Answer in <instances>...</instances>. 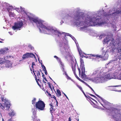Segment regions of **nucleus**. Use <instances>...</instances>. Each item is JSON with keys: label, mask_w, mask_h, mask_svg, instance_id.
I'll return each mask as SVG.
<instances>
[{"label": "nucleus", "mask_w": 121, "mask_h": 121, "mask_svg": "<svg viewBox=\"0 0 121 121\" xmlns=\"http://www.w3.org/2000/svg\"><path fill=\"white\" fill-rule=\"evenodd\" d=\"M14 9L18 12H20L22 14V16L24 17H26L32 23H35L38 27L41 28L42 30L39 28L40 32L47 34H52L59 37L60 39L59 45L60 51L62 55L66 57V33L60 32L56 29L47 25L43 21L34 15L26 12L24 8L21 6L20 8H16Z\"/></svg>", "instance_id": "obj_1"}, {"label": "nucleus", "mask_w": 121, "mask_h": 121, "mask_svg": "<svg viewBox=\"0 0 121 121\" xmlns=\"http://www.w3.org/2000/svg\"><path fill=\"white\" fill-rule=\"evenodd\" d=\"M104 11L103 10V12L102 13L100 12L99 13L96 15L95 16L98 18V23L94 25H89L86 27V29L85 30H81L80 27V30L88 33L92 36H96V35L95 32L92 30L88 29L87 27L89 26L102 25L106 23V19H110L111 20L112 22L111 23L112 27L114 31L117 30L116 29V26L115 22L117 20L119 15L121 14V0H118L117 2L114 5L113 8L110 9L107 13H104Z\"/></svg>", "instance_id": "obj_2"}, {"label": "nucleus", "mask_w": 121, "mask_h": 121, "mask_svg": "<svg viewBox=\"0 0 121 121\" xmlns=\"http://www.w3.org/2000/svg\"><path fill=\"white\" fill-rule=\"evenodd\" d=\"M102 9L95 12L85 15L81 12V9L79 8H76L75 10L76 13L74 14L71 17L73 19L74 25L77 27L82 26L80 27L82 30H85L86 28V27L89 25H94L98 23V18L95 17L96 15L102 13L103 12Z\"/></svg>", "instance_id": "obj_3"}, {"label": "nucleus", "mask_w": 121, "mask_h": 121, "mask_svg": "<svg viewBox=\"0 0 121 121\" xmlns=\"http://www.w3.org/2000/svg\"><path fill=\"white\" fill-rule=\"evenodd\" d=\"M113 35L112 34H110V35H108L106 38L104 39L103 42L104 44H107V46L109 47L110 48L107 50H103L105 48H102L101 50H103L102 54L101 55H94L92 54L90 55L95 57V59H98V57L103 58L104 60L108 59V55L107 53H111L112 54L114 52H117L121 50V38L119 36L117 37V39L115 40L113 38Z\"/></svg>", "instance_id": "obj_4"}, {"label": "nucleus", "mask_w": 121, "mask_h": 121, "mask_svg": "<svg viewBox=\"0 0 121 121\" xmlns=\"http://www.w3.org/2000/svg\"><path fill=\"white\" fill-rule=\"evenodd\" d=\"M111 55H112L115 54L114 56V57L112 60H110L109 62L106 64L105 67L102 68L100 70L96 69L94 71L93 73L90 76L89 79L94 82L92 80L93 79L95 78L97 76L101 77V75L103 74H109V73H106L107 71L109 72L111 70L113 66L115 64V63H119L120 62V60H121V50L118 51L117 52H113L112 54L109 53Z\"/></svg>", "instance_id": "obj_5"}, {"label": "nucleus", "mask_w": 121, "mask_h": 121, "mask_svg": "<svg viewBox=\"0 0 121 121\" xmlns=\"http://www.w3.org/2000/svg\"><path fill=\"white\" fill-rule=\"evenodd\" d=\"M117 79L121 80V76L119 74L117 76H116L115 75V74L111 72L109 74H103L101 77L98 76L95 78L93 79L92 80L94 82L96 83H99L104 82L107 81L108 79Z\"/></svg>", "instance_id": "obj_6"}, {"label": "nucleus", "mask_w": 121, "mask_h": 121, "mask_svg": "<svg viewBox=\"0 0 121 121\" xmlns=\"http://www.w3.org/2000/svg\"><path fill=\"white\" fill-rule=\"evenodd\" d=\"M108 111L109 115L116 121H121V111L119 109L111 108Z\"/></svg>", "instance_id": "obj_7"}, {"label": "nucleus", "mask_w": 121, "mask_h": 121, "mask_svg": "<svg viewBox=\"0 0 121 121\" xmlns=\"http://www.w3.org/2000/svg\"><path fill=\"white\" fill-rule=\"evenodd\" d=\"M1 99L3 103L0 104V107L4 110H8L11 105L10 102L3 96L1 97Z\"/></svg>", "instance_id": "obj_8"}, {"label": "nucleus", "mask_w": 121, "mask_h": 121, "mask_svg": "<svg viewBox=\"0 0 121 121\" xmlns=\"http://www.w3.org/2000/svg\"><path fill=\"white\" fill-rule=\"evenodd\" d=\"M1 6L2 10L5 11L7 10L9 12V15L10 17H14L15 15V14L12 12H10V10H11L13 7L10 5L9 4L4 2V3H1Z\"/></svg>", "instance_id": "obj_9"}, {"label": "nucleus", "mask_w": 121, "mask_h": 121, "mask_svg": "<svg viewBox=\"0 0 121 121\" xmlns=\"http://www.w3.org/2000/svg\"><path fill=\"white\" fill-rule=\"evenodd\" d=\"M80 69H79L78 68L79 75L84 80L88 79L87 77L85 74V70L83 60L81 58L80 59Z\"/></svg>", "instance_id": "obj_10"}, {"label": "nucleus", "mask_w": 121, "mask_h": 121, "mask_svg": "<svg viewBox=\"0 0 121 121\" xmlns=\"http://www.w3.org/2000/svg\"><path fill=\"white\" fill-rule=\"evenodd\" d=\"M24 24L23 21L21 20L18 21L14 23V25L12 27L14 30H20L22 28Z\"/></svg>", "instance_id": "obj_11"}, {"label": "nucleus", "mask_w": 121, "mask_h": 121, "mask_svg": "<svg viewBox=\"0 0 121 121\" xmlns=\"http://www.w3.org/2000/svg\"><path fill=\"white\" fill-rule=\"evenodd\" d=\"M62 19L60 23V25H62L64 22L67 24L74 22L71 20V16L69 14H68L65 16L62 17Z\"/></svg>", "instance_id": "obj_12"}, {"label": "nucleus", "mask_w": 121, "mask_h": 121, "mask_svg": "<svg viewBox=\"0 0 121 121\" xmlns=\"http://www.w3.org/2000/svg\"><path fill=\"white\" fill-rule=\"evenodd\" d=\"M35 107L36 108H34L32 109V111L33 112V109H36L35 111L36 112L37 108L39 110L42 111L44 110L45 107V104L43 101L41 100H39L37 103L36 102Z\"/></svg>", "instance_id": "obj_13"}, {"label": "nucleus", "mask_w": 121, "mask_h": 121, "mask_svg": "<svg viewBox=\"0 0 121 121\" xmlns=\"http://www.w3.org/2000/svg\"><path fill=\"white\" fill-rule=\"evenodd\" d=\"M4 58H5V60L3 63H2L1 65V67L2 68L3 67L2 65H4V67H6L11 68L12 67V62L10 61L6 60V58H13V56H4Z\"/></svg>", "instance_id": "obj_14"}, {"label": "nucleus", "mask_w": 121, "mask_h": 121, "mask_svg": "<svg viewBox=\"0 0 121 121\" xmlns=\"http://www.w3.org/2000/svg\"><path fill=\"white\" fill-rule=\"evenodd\" d=\"M9 50L8 48H4L0 50V54H4L7 53V51ZM5 60V58H0V64L3 63Z\"/></svg>", "instance_id": "obj_15"}, {"label": "nucleus", "mask_w": 121, "mask_h": 121, "mask_svg": "<svg viewBox=\"0 0 121 121\" xmlns=\"http://www.w3.org/2000/svg\"><path fill=\"white\" fill-rule=\"evenodd\" d=\"M98 97H99L100 99L102 101L101 102L100 100H98L99 102L101 104V105L104 108H106V105L108 104V103L106 100L103 99L101 96L99 95L95 94Z\"/></svg>", "instance_id": "obj_16"}, {"label": "nucleus", "mask_w": 121, "mask_h": 121, "mask_svg": "<svg viewBox=\"0 0 121 121\" xmlns=\"http://www.w3.org/2000/svg\"><path fill=\"white\" fill-rule=\"evenodd\" d=\"M35 55L31 53H27L23 55L22 58L23 59H25L28 58L35 57Z\"/></svg>", "instance_id": "obj_17"}, {"label": "nucleus", "mask_w": 121, "mask_h": 121, "mask_svg": "<svg viewBox=\"0 0 121 121\" xmlns=\"http://www.w3.org/2000/svg\"><path fill=\"white\" fill-rule=\"evenodd\" d=\"M36 109H33V115L32 117L33 118V121H40V120L38 119L36 116V112L35 111Z\"/></svg>", "instance_id": "obj_18"}, {"label": "nucleus", "mask_w": 121, "mask_h": 121, "mask_svg": "<svg viewBox=\"0 0 121 121\" xmlns=\"http://www.w3.org/2000/svg\"><path fill=\"white\" fill-rule=\"evenodd\" d=\"M60 65H61V66L62 68V70L63 72V74L66 75L67 74V73L66 72L64 68V65L62 62H60Z\"/></svg>", "instance_id": "obj_19"}, {"label": "nucleus", "mask_w": 121, "mask_h": 121, "mask_svg": "<svg viewBox=\"0 0 121 121\" xmlns=\"http://www.w3.org/2000/svg\"><path fill=\"white\" fill-rule=\"evenodd\" d=\"M75 42L76 44L77 48L79 52V54H80V55H81L82 54V52L81 51V49H80L79 48V47L78 46V43H77V41H75Z\"/></svg>", "instance_id": "obj_20"}, {"label": "nucleus", "mask_w": 121, "mask_h": 121, "mask_svg": "<svg viewBox=\"0 0 121 121\" xmlns=\"http://www.w3.org/2000/svg\"><path fill=\"white\" fill-rule=\"evenodd\" d=\"M16 113L14 110L12 109H11V110L9 113V114L10 116L11 117L15 115Z\"/></svg>", "instance_id": "obj_21"}, {"label": "nucleus", "mask_w": 121, "mask_h": 121, "mask_svg": "<svg viewBox=\"0 0 121 121\" xmlns=\"http://www.w3.org/2000/svg\"><path fill=\"white\" fill-rule=\"evenodd\" d=\"M72 70L73 71V73H75V67L76 66H77V65H76V63L74 62H73V63H72Z\"/></svg>", "instance_id": "obj_22"}, {"label": "nucleus", "mask_w": 121, "mask_h": 121, "mask_svg": "<svg viewBox=\"0 0 121 121\" xmlns=\"http://www.w3.org/2000/svg\"><path fill=\"white\" fill-rule=\"evenodd\" d=\"M74 73V74L75 76V77H76V78L79 80L80 81H81V82H82L83 83H84V81L83 80H81L80 79L79 77H78V76H77L76 74L75 73Z\"/></svg>", "instance_id": "obj_23"}, {"label": "nucleus", "mask_w": 121, "mask_h": 121, "mask_svg": "<svg viewBox=\"0 0 121 121\" xmlns=\"http://www.w3.org/2000/svg\"><path fill=\"white\" fill-rule=\"evenodd\" d=\"M33 72L34 73V75H35V79L36 80V82H37L38 84V85L39 86H40V85L39 84V83H38V81H39V79H37V78H36V75H35V73H34V70L33 69Z\"/></svg>", "instance_id": "obj_24"}, {"label": "nucleus", "mask_w": 121, "mask_h": 121, "mask_svg": "<svg viewBox=\"0 0 121 121\" xmlns=\"http://www.w3.org/2000/svg\"><path fill=\"white\" fill-rule=\"evenodd\" d=\"M67 35L69 36L71 38L73 39L74 41H77L76 39H75V38H74V37L72 35H71L69 34H67Z\"/></svg>", "instance_id": "obj_25"}, {"label": "nucleus", "mask_w": 121, "mask_h": 121, "mask_svg": "<svg viewBox=\"0 0 121 121\" xmlns=\"http://www.w3.org/2000/svg\"><path fill=\"white\" fill-rule=\"evenodd\" d=\"M35 72H36L38 78H39L40 77V75L39 72L38 71H35Z\"/></svg>", "instance_id": "obj_26"}, {"label": "nucleus", "mask_w": 121, "mask_h": 121, "mask_svg": "<svg viewBox=\"0 0 121 121\" xmlns=\"http://www.w3.org/2000/svg\"><path fill=\"white\" fill-rule=\"evenodd\" d=\"M84 84H85L86 86H88L89 87L91 90L94 92H95L92 89V88L88 84L86 83L85 82H84V83H83Z\"/></svg>", "instance_id": "obj_27"}, {"label": "nucleus", "mask_w": 121, "mask_h": 121, "mask_svg": "<svg viewBox=\"0 0 121 121\" xmlns=\"http://www.w3.org/2000/svg\"><path fill=\"white\" fill-rule=\"evenodd\" d=\"M57 93L58 94V96H60L61 95V93L59 90H57Z\"/></svg>", "instance_id": "obj_28"}, {"label": "nucleus", "mask_w": 121, "mask_h": 121, "mask_svg": "<svg viewBox=\"0 0 121 121\" xmlns=\"http://www.w3.org/2000/svg\"><path fill=\"white\" fill-rule=\"evenodd\" d=\"M108 86V87L109 88V89L110 90L116 91L117 90H116L115 89H113L112 88H111V87H114V86ZM114 87H115L114 86Z\"/></svg>", "instance_id": "obj_29"}, {"label": "nucleus", "mask_w": 121, "mask_h": 121, "mask_svg": "<svg viewBox=\"0 0 121 121\" xmlns=\"http://www.w3.org/2000/svg\"><path fill=\"white\" fill-rule=\"evenodd\" d=\"M36 98H34V99L32 100V104H35V101L36 100Z\"/></svg>", "instance_id": "obj_30"}, {"label": "nucleus", "mask_w": 121, "mask_h": 121, "mask_svg": "<svg viewBox=\"0 0 121 121\" xmlns=\"http://www.w3.org/2000/svg\"><path fill=\"white\" fill-rule=\"evenodd\" d=\"M28 47L29 48H30L31 50H33L34 49V48L31 45H29Z\"/></svg>", "instance_id": "obj_31"}, {"label": "nucleus", "mask_w": 121, "mask_h": 121, "mask_svg": "<svg viewBox=\"0 0 121 121\" xmlns=\"http://www.w3.org/2000/svg\"><path fill=\"white\" fill-rule=\"evenodd\" d=\"M41 65L42 67L43 68V69H44V70L46 69V68L45 66L43 65L42 64V63H41Z\"/></svg>", "instance_id": "obj_32"}, {"label": "nucleus", "mask_w": 121, "mask_h": 121, "mask_svg": "<svg viewBox=\"0 0 121 121\" xmlns=\"http://www.w3.org/2000/svg\"><path fill=\"white\" fill-rule=\"evenodd\" d=\"M76 85L80 89V90L81 91H82V87L80 86H79V85L76 84Z\"/></svg>", "instance_id": "obj_33"}, {"label": "nucleus", "mask_w": 121, "mask_h": 121, "mask_svg": "<svg viewBox=\"0 0 121 121\" xmlns=\"http://www.w3.org/2000/svg\"><path fill=\"white\" fill-rule=\"evenodd\" d=\"M54 57L56 58L58 61H60V59L58 57H57L56 56H54Z\"/></svg>", "instance_id": "obj_34"}, {"label": "nucleus", "mask_w": 121, "mask_h": 121, "mask_svg": "<svg viewBox=\"0 0 121 121\" xmlns=\"http://www.w3.org/2000/svg\"><path fill=\"white\" fill-rule=\"evenodd\" d=\"M104 37V35H101L99 36V39H101L102 37Z\"/></svg>", "instance_id": "obj_35"}, {"label": "nucleus", "mask_w": 121, "mask_h": 121, "mask_svg": "<svg viewBox=\"0 0 121 121\" xmlns=\"http://www.w3.org/2000/svg\"><path fill=\"white\" fill-rule=\"evenodd\" d=\"M66 75V78L68 79H71V78L69 77L68 75L67 74Z\"/></svg>", "instance_id": "obj_36"}, {"label": "nucleus", "mask_w": 121, "mask_h": 121, "mask_svg": "<svg viewBox=\"0 0 121 121\" xmlns=\"http://www.w3.org/2000/svg\"><path fill=\"white\" fill-rule=\"evenodd\" d=\"M43 70L44 71L45 74L46 75H47L48 73L46 69L45 70H44V69H43Z\"/></svg>", "instance_id": "obj_37"}, {"label": "nucleus", "mask_w": 121, "mask_h": 121, "mask_svg": "<svg viewBox=\"0 0 121 121\" xmlns=\"http://www.w3.org/2000/svg\"><path fill=\"white\" fill-rule=\"evenodd\" d=\"M53 109V107H51V108H50V113H52V110Z\"/></svg>", "instance_id": "obj_38"}, {"label": "nucleus", "mask_w": 121, "mask_h": 121, "mask_svg": "<svg viewBox=\"0 0 121 121\" xmlns=\"http://www.w3.org/2000/svg\"><path fill=\"white\" fill-rule=\"evenodd\" d=\"M34 65H35V63L34 62H33L32 63V67L33 69Z\"/></svg>", "instance_id": "obj_39"}, {"label": "nucleus", "mask_w": 121, "mask_h": 121, "mask_svg": "<svg viewBox=\"0 0 121 121\" xmlns=\"http://www.w3.org/2000/svg\"><path fill=\"white\" fill-rule=\"evenodd\" d=\"M113 86L116 87H121V85H118L114 86Z\"/></svg>", "instance_id": "obj_40"}, {"label": "nucleus", "mask_w": 121, "mask_h": 121, "mask_svg": "<svg viewBox=\"0 0 121 121\" xmlns=\"http://www.w3.org/2000/svg\"><path fill=\"white\" fill-rule=\"evenodd\" d=\"M63 93L64 94V95L66 97V98L68 99H69L68 98L67 96L64 93Z\"/></svg>", "instance_id": "obj_41"}, {"label": "nucleus", "mask_w": 121, "mask_h": 121, "mask_svg": "<svg viewBox=\"0 0 121 121\" xmlns=\"http://www.w3.org/2000/svg\"><path fill=\"white\" fill-rule=\"evenodd\" d=\"M9 33L11 35H13V33H12V32H9Z\"/></svg>", "instance_id": "obj_42"}, {"label": "nucleus", "mask_w": 121, "mask_h": 121, "mask_svg": "<svg viewBox=\"0 0 121 121\" xmlns=\"http://www.w3.org/2000/svg\"><path fill=\"white\" fill-rule=\"evenodd\" d=\"M43 79H44L47 82H48V81L47 79L45 77H43Z\"/></svg>", "instance_id": "obj_43"}, {"label": "nucleus", "mask_w": 121, "mask_h": 121, "mask_svg": "<svg viewBox=\"0 0 121 121\" xmlns=\"http://www.w3.org/2000/svg\"><path fill=\"white\" fill-rule=\"evenodd\" d=\"M46 92L49 95H51V94H50V93L48 92V91H46Z\"/></svg>", "instance_id": "obj_44"}, {"label": "nucleus", "mask_w": 121, "mask_h": 121, "mask_svg": "<svg viewBox=\"0 0 121 121\" xmlns=\"http://www.w3.org/2000/svg\"><path fill=\"white\" fill-rule=\"evenodd\" d=\"M90 95L91 96H92L93 97H94L95 98H96V97L94 95H92V94H90Z\"/></svg>", "instance_id": "obj_45"}, {"label": "nucleus", "mask_w": 121, "mask_h": 121, "mask_svg": "<svg viewBox=\"0 0 121 121\" xmlns=\"http://www.w3.org/2000/svg\"><path fill=\"white\" fill-rule=\"evenodd\" d=\"M12 121V118H11V119H9L8 121Z\"/></svg>", "instance_id": "obj_46"}, {"label": "nucleus", "mask_w": 121, "mask_h": 121, "mask_svg": "<svg viewBox=\"0 0 121 121\" xmlns=\"http://www.w3.org/2000/svg\"><path fill=\"white\" fill-rule=\"evenodd\" d=\"M69 121H71V119L70 117H69Z\"/></svg>", "instance_id": "obj_47"}, {"label": "nucleus", "mask_w": 121, "mask_h": 121, "mask_svg": "<svg viewBox=\"0 0 121 121\" xmlns=\"http://www.w3.org/2000/svg\"><path fill=\"white\" fill-rule=\"evenodd\" d=\"M82 92L84 94V95L85 96V93H84V92L82 90Z\"/></svg>", "instance_id": "obj_48"}, {"label": "nucleus", "mask_w": 121, "mask_h": 121, "mask_svg": "<svg viewBox=\"0 0 121 121\" xmlns=\"http://www.w3.org/2000/svg\"><path fill=\"white\" fill-rule=\"evenodd\" d=\"M82 92L84 94V95L85 96V93H84V92L82 90Z\"/></svg>", "instance_id": "obj_49"}, {"label": "nucleus", "mask_w": 121, "mask_h": 121, "mask_svg": "<svg viewBox=\"0 0 121 121\" xmlns=\"http://www.w3.org/2000/svg\"><path fill=\"white\" fill-rule=\"evenodd\" d=\"M82 92L84 94V95L85 96V93H84V92L82 90Z\"/></svg>", "instance_id": "obj_50"}, {"label": "nucleus", "mask_w": 121, "mask_h": 121, "mask_svg": "<svg viewBox=\"0 0 121 121\" xmlns=\"http://www.w3.org/2000/svg\"><path fill=\"white\" fill-rule=\"evenodd\" d=\"M82 92L84 94V95L85 96V93H84V92L82 90Z\"/></svg>", "instance_id": "obj_51"}, {"label": "nucleus", "mask_w": 121, "mask_h": 121, "mask_svg": "<svg viewBox=\"0 0 121 121\" xmlns=\"http://www.w3.org/2000/svg\"><path fill=\"white\" fill-rule=\"evenodd\" d=\"M82 92L84 94V95L85 96V93H84V92L82 90Z\"/></svg>", "instance_id": "obj_52"}, {"label": "nucleus", "mask_w": 121, "mask_h": 121, "mask_svg": "<svg viewBox=\"0 0 121 121\" xmlns=\"http://www.w3.org/2000/svg\"><path fill=\"white\" fill-rule=\"evenodd\" d=\"M116 91H118L119 92H121V90H117Z\"/></svg>", "instance_id": "obj_53"}, {"label": "nucleus", "mask_w": 121, "mask_h": 121, "mask_svg": "<svg viewBox=\"0 0 121 121\" xmlns=\"http://www.w3.org/2000/svg\"><path fill=\"white\" fill-rule=\"evenodd\" d=\"M50 105L51 107H53V106L52 105V104H50Z\"/></svg>", "instance_id": "obj_54"}, {"label": "nucleus", "mask_w": 121, "mask_h": 121, "mask_svg": "<svg viewBox=\"0 0 121 121\" xmlns=\"http://www.w3.org/2000/svg\"><path fill=\"white\" fill-rule=\"evenodd\" d=\"M42 73L43 74L42 76H43V77H44V74H43V73Z\"/></svg>", "instance_id": "obj_55"}, {"label": "nucleus", "mask_w": 121, "mask_h": 121, "mask_svg": "<svg viewBox=\"0 0 121 121\" xmlns=\"http://www.w3.org/2000/svg\"><path fill=\"white\" fill-rule=\"evenodd\" d=\"M91 104L92 105H93V104H94V103L93 102H91Z\"/></svg>", "instance_id": "obj_56"}, {"label": "nucleus", "mask_w": 121, "mask_h": 121, "mask_svg": "<svg viewBox=\"0 0 121 121\" xmlns=\"http://www.w3.org/2000/svg\"><path fill=\"white\" fill-rule=\"evenodd\" d=\"M43 83H46V82H45L43 80Z\"/></svg>", "instance_id": "obj_57"}, {"label": "nucleus", "mask_w": 121, "mask_h": 121, "mask_svg": "<svg viewBox=\"0 0 121 121\" xmlns=\"http://www.w3.org/2000/svg\"><path fill=\"white\" fill-rule=\"evenodd\" d=\"M56 100V104H57H57H58V102Z\"/></svg>", "instance_id": "obj_58"}, {"label": "nucleus", "mask_w": 121, "mask_h": 121, "mask_svg": "<svg viewBox=\"0 0 121 121\" xmlns=\"http://www.w3.org/2000/svg\"><path fill=\"white\" fill-rule=\"evenodd\" d=\"M49 78H50L52 80V79L51 78V77H50V76H49Z\"/></svg>", "instance_id": "obj_59"}, {"label": "nucleus", "mask_w": 121, "mask_h": 121, "mask_svg": "<svg viewBox=\"0 0 121 121\" xmlns=\"http://www.w3.org/2000/svg\"><path fill=\"white\" fill-rule=\"evenodd\" d=\"M2 121H4V119L3 118H2Z\"/></svg>", "instance_id": "obj_60"}, {"label": "nucleus", "mask_w": 121, "mask_h": 121, "mask_svg": "<svg viewBox=\"0 0 121 121\" xmlns=\"http://www.w3.org/2000/svg\"><path fill=\"white\" fill-rule=\"evenodd\" d=\"M3 42L0 41V43H3Z\"/></svg>", "instance_id": "obj_61"}, {"label": "nucleus", "mask_w": 121, "mask_h": 121, "mask_svg": "<svg viewBox=\"0 0 121 121\" xmlns=\"http://www.w3.org/2000/svg\"><path fill=\"white\" fill-rule=\"evenodd\" d=\"M42 90H44V88H42Z\"/></svg>", "instance_id": "obj_62"}, {"label": "nucleus", "mask_w": 121, "mask_h": 121, "mask_svg": "<svg viewBox=\"0 0 121 121\" xmlns=\"http://www.w3.org/2000/svg\"><path fill=\"white\" fill-rule=\"evenodd\" d=\"M30 69L31 71H32V69H31V68H30Z\"/></svg>", "instance_id": "obj_63"}, {"label": "nucleus", "mask_w": 121, "mask_h": 121, "mask_svg": "<svg viewBox=\"0 0 121 121\" xmlns=\"http://www.w3.org/2000/svg\"><path fill=\"white\" fill-rule=\"evenodd\" d=\"M120 75H121V72L120 73Z\"/></svg>", "instance_id": "obj_64"}]
</instances>
